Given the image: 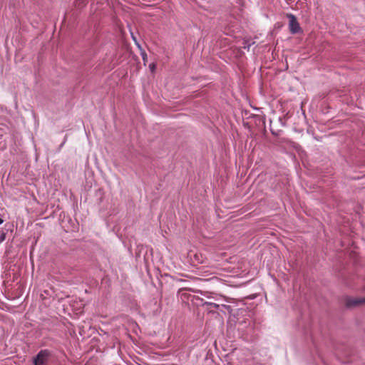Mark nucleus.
<instances>
[{
	"mask_svg": "<svg viewBox=\"0 0 365 365\" xmlns=\"http://www.w3.org/2000/svg\"><path fill=\"white\" fill-rule=\"evenodd\" d=\"M289 19V29L292 34H297L301 31V27L298 23L296 17L292 14H287Z\"/></svg>",
	"mask_w": 365,
	"mask_h": 365,
	"instance_id": "2",
	"label": "nucleus"
},
{
	"mask_svg": "<svg viewBox=\"0 0 365 365\" xmlns=\"http://www.w3.org/2000/svg\"><path fill=\"white\" fill-rule=\"evenodd\" d=\"M51 354L48 349L41 350L36 356L34 359V365H44L46 364Z\"/></svg>",
	"mask_w": 365,
	"mask_h": 365,
	"instance_id": "1",
	"label": "nucleus"
},
{
	"mask_svg": "<svg viewBox=\"0 0 365 365\" xmlns=\"http://www.w3.org/2000/svg\"><path fill=\"white\" fill-rule=\"evenodd\" d=\"M4 240H5V235L4 234V235L1 237V238H0V242L4 241Z\"/></svg>",
	"mask_w": 365,
	"mask_h": 365,
	"instance_id": "6",
	"label": "nucleus"
},
{
	"mask_svg": "<svg viewBox=\"0 0 365 365\" xmlns=\"http://www.w3.org/2000/svg\"><path fill=\"white\" fill-rule=\"evenodd\" d=\"M252 109H255L256 110H259V109L257 108H255V107H252Z\"/></svg>",
	"mask_w": 365,
	"mask_h": 365,
	"instance_id": "9",
	"label": "nucleus"
},
{
	"mask_svg": "<svg viewBox=\"0 0 365 365\" xmlns=\"http://www.w3.org/2000/svg\"><path fill=\"white\" fill-rule=\"evenodd\" d=\"M150 69H151V70H154V68H155V65H154V64H151V65H150Z\"/></svg>",
	"mask_w": 365,
	"mask_h": 365,
	"instance_id": "7",
	"label": "nucleus"
},
{
	"mask_svg": "<svg viewBox=\"0 0 365 365\" xmlns=\"http://www.w3.org/2000/svg\"><path fill=\"white\" fill-rule=\"evenodd\" d=\"M365 303V298L348 299L346 302L347 307H354Z\"/></svg>",
	"mask_w": 365,
	"mask_h": 365,
	"instance_id": "3",
	"label": "nucleus"
},
{
	"mask_svg": "<svg viewBox=\"0 0 365 365\" xmlns=\"http://www.w3.org/2000/svg\"><path fill=\"white\" fill-rule=\"evenodd\" d=\"M141 56H142L143 60L144 61V63H145V62L147 61V54H146V53L144 51H142Z\"/></svg>",
	"mask_w": 365,
	"mask_h": 365,
	"instance_id": "5",
	"label": "nucleus"
},
{
	"mask_svg": "<svg viewBox=\"0 0 365 365\" xmlns=\"http://www.w3.org/2000/svg\"><path fill=\"white\" fill-rule=\"evenodd\" d=\"M4 220L0 217V225L3 223Z\"/></svg>",
	"mask_w": 365,
	"mask_h": 365,
	"instance_id": "8",
	"label": "nucleus"
},
{
	"mask_svg": "<svg viewBox=\"0 0 365 365\" xmlns=\"http://www.w3.org/2000/svg\"><path fill=\"white\" fill-rule=\"evenodd\" d=\"M254 120L256 125L262 127L264 125V118L258 114H252V121Z\"/></svg>",
	"mask_w": 365,
	"mask_h": 365,
	"instance_id": "4",
	"label": "nucleus"
}]
</instances>
